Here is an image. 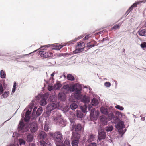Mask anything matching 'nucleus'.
Returning <instances> with one entry per match:
<instances>
[{
	"label": "nucleus",
	"mask_w": 146,
	"mask_h": 146,
	"mask_svg": "<svg viewBox=\"0 0 146 146\" xmlns=\"http://www.w3.org/2000/svg\"><path fill=\"white\" fill-rule=\"evenodd\" d=\"M50 135L53 136L55 141L61 144L63 142L64 140L62 135L60 132L58 131L55 133H50Z\"/></svg>",
	"instance_id": "1"
},
{
	"label": "nucleus",
	"mask_w": 146,
	"mask_h": 146,
	"mask_svg": "<svg viewBox=\"0 0 146 146\" xmlns=\"http://www.w3.org/2000/svg\"><path fill=\"white\" fill-rule=\"evenodd\" d=\"M85 44L82 42H80L78 43L76 47V49L74 51V53H78L83 51L85 48Z\"/></svg>",
	"instance_id": "2"
},
{
	"label": "nucleus",
	"mask_w": 146,
	"mask_h": 146,
	"mask_svg": "<svg viewBox=\"0 0 146 146\" xmlns=\"http://www.w3.org/2000/svg\"><path fill=\"white\" fill-rule=\"evenodd\" d=\"M70 127L72 131H80L82 128V126L80 124H78L76 125L75 123L73 122H71Z\"/></svg>",
	"instance_id": "3"
},
{
	"label": "nucleus",
	"mask_w": 146,
	"mask_h": 146,
	"mask_svg": "<svg viewBox=\"0 0 146 146\" xmlns=\"http://www.w3.org/2000/svg\"><path fill=\"white\" fill-rule=\"evenodd\" d=\"M28 130V128L25 126L23 120H21L19 125L18 130L19 133H24Z\"/></svg>",
	"instance_id": "4"
},
{
	"label": "nucleus",
	"mask_w": 146,
	"mask_h": 146,
	"mask_svg": "<svg viewBox=\"0 0 146 146\" xmlns=\"http://www.w3.org/2000/svg\"><path fill=\"white\" fill-rule=\"evenodd\" d=\"M39 54L41 57L44 58L50 57L53 55V53L52 52H47L43 51H40Z\"/></svg>",
	"instance_id": "5"
},
{
	"label": "nucleus",
	"mask_w": 146,
	"mask_h": 146,
	"mask_svg": "<svg viewBox=\"0 0 146 146\" xmlns=\"http://www.w3.org/2000/svg\"><path fill=\"white\" fill-rule=\"evenodd\" d=\"M30 129L32 133L36 132L38 129V125L37 123L36 122L31 123L30 124Z\"/></svg>",
	"instance_id": "6"
},
{
	"label": "nucleus",
	"mask_w": 146,
	"mask_h": 146,
	"mask_svg": "<svg viewBox=\"0 0 146 146\" xmlns=\"http://www.w3.org/2000/svg\"><path fill=\"white\" fill-rule=\"evenodd\" d=\"M57 107V104L54 103H52L48 105L46 108V110L48 112H50L51 111L54 110Z\"/></svg>",
	"instance_id": "7"
},
{
	"label": "nucleus",
	"mask_w": 146,
	"mask_h": 146,
	"mask_svg": "<svg viewBox=\"0 0 146 146\" xmlns=\"http://www.w3.org/2000/svg\"><path fill=\"white\" fill-rule=\"evenodd\" d=\"M106 136V133L102 130L99 131L98 135V139L100 141L102 139H105Z\"/></svg>",
	"instance_id": "8"
},
{
	"label": "nucleus",
	"mask_w": 146,
	"mask_h": 146,
	"mask_svg": "<svg viewBox=\"0 0 146 146\" xmlns=\"http://www.w3.org/2000/svg\"><path fill=\"white\" fill-rule=\"evenodd\" d=\"M116 127L119 130V132L122 134L124 133L122 130V129L125 127V125L123 122L121 121L118 123Z\"/></svg>",
	"instance_id": "9"
},
{
	"label": "nucleus",
	"mask_w": 146,
	"mask_h": 146,
	"mask_svg": "<svg viewBox=\"0 0 146 146\" xmlns=\"http://www.w3.org/2000/svg\"><path fill=\"white\" fill-rule=\"evenodd\" d=\"M61 116L60 114L58 111H56L52 116V119L54 121L56 122L59 119Z\"/></svg>",
	"instance_id": "10"
},
{
	"label": "nucleus",
	"mask_w": 146,
	"mask_h": 146,
	"mask_svg": "<svg viewBox=\"0 0 146 146\" xmlns=\"http://www.w3.org/2000/svg\"><path fill=\"white\" fill-rule=\"evenodd\" d=\"M48 96V95L45 94L44 95V97L40 101V105L42 106L45 105L47 104L46 100Z\"/></svg>",
	"instance_id": "11"
},
{
	"label": "nucleus",
	"mask_w": 146,
	"mask_h": 146,
	"mask_svg": "<svg viewBox=\"0 0 146 146\" xmlns=\"http://www.w3.org/2000/svg\"><path fill=\"white\" fill-rule=\"evenodd\" d=\"M108 119L110 120L113 119V120L116 121L118 119L117 117H115L114 115L113 114L112 112L109 111L108 113L107 114Z\"/></svg>",
	"instance_id": "12"
},
{
	"label": "nucleus",
	"mask_w": 146,
	"mask_h": 146,
	"mask_svg": "<svg viewBox=\"0 0 146 146\" xmlns=\"http://www.w3.org/2000/svg\"><path fill=\"white\" fill-rule=\"evenodd\" d=\"M81 89V86L78 84H76L73 86L72 91L76 92H80Z\"/></svg>",
	"instance_id": "13"
},
{
	"label": "nucleus",
	"mask_w": 146,
	"mask_h": 146,
	"mask_svg": "<svg viewBox=\"0 0 146 146\" xmlns=\"http://www.w3.org/2000/svg\"><path fill=\"white\" fill-rule=\"evenodd\" d=\"M97 44L96 41L94 40H92L87 44L86 47L90 49L91 48L94 47Z\"/></svg>",
	"instance_id": "14"
},
{
	"label": "nucleus",
	"mask_w": 146,
	"mask_h": 146,
	"mask_svg": "<svg viewBox=\"0 0 146 146\" xmlns=\"http://www.w3.org/2000/svg\"><path fill=\"white\" fill-rule=\"evenodd\" d=\"M47 135L44 131H41L40 132L38 135V137L40 139H42L44 140H46L47 138Z\"/></svg>",
	"instance_id": "15"
},
{
	"label": "nucleus",
	"mask_w": 146,
	"mask_h": 146,
	"mask_svg": "<svg viewBox=\"0 0 146 146\" xmlns=\"http://www.w3.org/2000/svg\"><path fill=\"white\" fill-rule=\"evenodd\" d=\"M80 137V134L75 133H73L72 138L73 140H79Z\"/></svg>",
	"instance_id": "16"
},
{
	"label": "nucleus",
	"mask_w": 146,
	"mask_h": 146,
	"mask_svg": "<svg viewBox=\"0 0 146 146\" xmlns=\"http://www.w3.org/2000/svg\"><path fill=\"white\" fill-rule=\"evenodd\" d=\"M90 98L85 95L82 98L81 101L84 103H88L90 102Z\"/></svg>",
	"instance_id": "17"
},
{
	"label": "nucleus",
	"mask_w": 146,
	"mask_h": 146,
	"mask_svg": "<svg viewBox=\"0 0 146 146\" xmlns=\"http://www.w3.org/2000/svg\"><path fill=\"white\" fill-rule=\"evenodd\" d=\"M100 110L102 113L105 115H107L108 113V110L107 108H105L104 107L101 108Z\"/></svg>",
	"instance_id": "18"
},
{
	"label": "nucleus",
	"mask_w": 146,
	"mask_h": 146,
	"mask_svg": "<svg viewBox=\"0 0 146 146\" xmlns=\"http://www.w3.org/2000/svg\"><path fill=\"white\" fill-rule=\"evenodd\" d=\"M139 35L141 36L146 35V29L140 30L138 31Z\"/></svg>",
	"instance_id": "19"
},
{
	"label": "nucleus",
	"mask_w": 146,
	"mask_h": 146,
	"mask_svg": "<svg viewBox=\"0 0 146 146\" xmlns=\"http://www.w3.org/2000/svg\"><path fill=\"white\" fill-rule=\"evenodd\" d=\"M146 2V0H141L137 2L133 3L131 6V7L133 9L134 7H136L137 4H139L140 3H145Z\"/></svg>",
	"instance_id": "20"
},
{
	"label": "nucleus",
	"mask_w": 146,
	"mask_h": 146,
	"mask_svg": "<svg viewBox=\"0 0 146 146\" xmlns=\"http://www.w3.org/2000/svg\"><path fill=\"white\" fill-rule=\"evenodd\" d=\"M95 138V135L93 134H90L88 137L87 141L88 142H90L94 141Z\"/></svg>",
	"instance_id": "21"
},
{
	"label": "nucleus",
	"mask_w": 146,
	"mask_h": 146,
	"mask_svg": "<svg viewBox=\"0 0 146 146\" xmlns=\"http://www.w3.org/2000/svg\"><path fill=\"white\" fill-rule=\"evenodd\" d=\"M33 139V135L31 134H28L27 137V140L28 142H30L32 141Z\"/></svg>",
	"instance_id": "22"
},
{
	"label": "nucleus",
	"mask_w": 146,
	"mask_h": 146,
	"mask_svg": "<svg viewBox=\"0 0 146 146\" xmlns=\"http://www.w3.org/2000/svg\"><path fill=\"white\" fill-rule=\"evenodd\" d=\"M98 103V100L96 98H93L91 102V104L93 106H96Z\"/></svg>",
	"instance_id": "23"
},
{
	"label": "nucleus",
	"mask_w": 146,
	"mask_h": 146,
	"mask_svg": "<svg viewBox=\"0 0 146 146\" xmlns=\"http://www.w3.org/2000/svg\"><path fill=\"white\" fill-rule=\"evenodd\" d=\"M67 79L71 81H74L75 80L74 77L70 74H68L67 75Z\"/></svg>",
	"instance_id": "24"
},
{
	"label": "nucleus",
	"mask_w": 146,
	"mask_h": 146,
	"mask_svg": "<svg viewBox=\"0 0 146 146\" xmlns=\"http://www.w3.org/2000/svg\"><path fill=\"white\" fill-rule=\"evenodd\" d=\"M66 121L61 119L59 122V125L62 127L65 126L66 125Z\"/></svg>",
	"instance_id": "25"
},
{
	"label": "nucleus",
	"mask_w": 146,
	"mask_h": 146,
	"mask_svg": "<svg viewBox=\"0 0 146 146\" xmlns=\"http://www.w3.org/2000/svg\"><path fill=\"white\" fill-rule=\"evenodd\" d=\"M61 84L59 83H57L53 86L54 90H58L61 87Z\"/></svg>",
	"instance_id": "26"
},
{
	"label": "nucleus",
	"mask_w": 146,
	"mask_h": 146,
	"mask_svg": "<svg viewBox=\"0 0 146 146\" xmlns=\"http://www.w3.org/2000/svg\"><path fill=\"white\" fill-rule=\"evenodd\" d=\"M82 96L80 91L77 92L75 93V97L78 99H80L81 98Z\"/></svg>",
	"instance_id": "27"
},
{
	"label": "nucleus",
	"mask_w": 146,
	"mask_h": 146,
	"mask_svg": "<svg viewBox=\"0 0 146 146\" xmlns=\"http://www.w3.org/2000/svg\"><path fill=\"white\" fill-rule=\"evenodd\" d=\"M66 44L65 43L63 45H59L58 44H56L55 45V49L57 50H60V49L62 48L63 46H66Z\"/></svg>",
	"instance_id": "28"
},
{
	"label": "nucleus",
	"mask_w": 146,
	"mask_h": 146,
	"mask_svg": "<svg viewBox=\"0 0 146 146\" xmlns=\"http://www.w3.org/2000/svg\"><path fill=\"white\" fill-rule=\"evenodd\" d=\"M80 108L83 112L85 113L86 112L87 106L86 104H85L83 106H81Z\"/></svg>",
	"instance_id": "29"
},
{
	"label": "nucleus",
	"mask_w": 146,
	"mask_h": 146,
	"mask_svg": "<svg viewBox=\"0 0 146 146\" xmlns=\"http://www.w3.org/2000/svg\"><path fill=\"white\" fill-rule=\"evenodd\" d=\"M79 140H73L72 141V146H77L78 145Z\"/></svg>",
	"instance_id": "30"
},
{
	"label": "nucleus",
	"mask_w": 146,
	"mask_h": 146,
	"mask_svg": "<svg viewBox=\"0 0 146 146\" xmlns=\"http://www.w3.org/2000/svg\"><path fill=\"white\" fill-rule=\"evenodd\" d=\"M70 107L72 110H74L78 107V106L75 103H73L70 105Z\"/></svg>",
	"instance_id": "31"
},
{
	"label": "nucleus",
	"mask_w": 146,
	"mask_h": 146,
	"mask_svg": "<svg viewBox=\"0 0 146 146\" xmlns=\"http://www.w3.org/2000/svg\"><path fill=\"white\" fill-rule=\"evenodd\" d=\"M77 116L78 118H82L83 117V114L80 111H77Z\"/></svg>",
	"instance_id": "32"
},
{
	"label": "nucleus",
	"mask_w": 146,
	"mask_h": 146,
	"mask_svg": "<svg viewBox=\"0 0 146 146\" xmlns=\"http://www.w3.org/2000/svg\"><path fill=\"white\" fill-rule=\"evenodd\" d=\"M100 120L102 122H105L107 121V118L104 116H101L100 117Z\"/></svg>",
	"instance_id": "33"
},
{
	"label": "nucleus",
	"mask_w": 146,
	"mask_h": 146,
	"mask_svg": "<svg viewBox=\"0 0 146 146\" xmlns=\"http://www.w3.org/2000/svg\"><path fill=\"white\" fill-rule=\"evenodd\" d=\"M42 107H40L36 111V114L38 115L39 116L42 113Z\"/></svg>",
	"instance_id": "34"
},
{
	"label": "nucleus",
	"mask_w": 146,
	"mask_h": 146,
	"mask_svg": "<svg viewBox=\"0 0 146 146\" xmlns=\"http://www.w3.org/2000/svg\"><path fill=\"white\" fill-rule=\"evenodd\" d=\"M58 97L59 99L62 101L66 99V96L65 95L64 96H62L61 94H59L58 95Z\"/></svg>",
	"instance_id": "35"
},
{
	"label": "nucleus",
	"mask_w": 146,
	"mask_h": 146,
	"mask_svg": "<svg viewBox=\"0 0 146 146\" xmlns=\"http://www.w3.org/2000/svg\"><path fill=\"white\" fill-rule=\"evenodd\" d=\"M95 111V109H93L90 113V116L91 118L94 117V112Z\"/></svg>",
	"instance_id": "36"
},
{
	"label": "nucleus",
	"mask_w": 146,
	"mask_h": 146,
	"mask_svg": "<svg viewBox=\"0 0 146 146\" xmlns=\"http://www.w3.org/2000/svg\"><path fill=\"white\" fill-rule=\"evenodd\" d=\"M19 142L20 145H24L25 143V141L23 139H19Z\"/></svg>",
	"instance_id": "37"
},
{
	"label": "nucleus",
	"mask_w": 146,
	"mask_h": 146,
	"mask_svg": "<svg viewBox=\"0 0 146 146\" xmlns=\"http://www.w3.org/2000/svg\"><path fill=\"white\" fill-rule=\"evenodd\" d=\"M6 76V74L4 71L3 70H1V71L0 73V76L1 78H4Z\"/></svg>",
	"instance_id": "38"
},
{
	"label": "nucleus",
	"mask_w": 146,
	"mask_h": 146,
	"mask_svg": "<svg viewBox=\"0 0 146 146\" xmlns=\"http://www.w3.org/2000/svg\"><path fill=\"white\" fill-rule=\"evenodd\" d=\"M113 127L112 126H110L106 128V130L107 132L111 131L113 129Z\"/></svg>",
	"instance_id": "39"
},
{
	"label": "nucleus",
	"mask_w": 146,
	"mask_h": 146,
	"mask_svg": "<svg viewBox=\"0 0 146 146\" xmlns=\"http://www.w3.org/2000/svg\"><path fill=\"white\" fill-rule=\"evenodd\" d=\"M39 143L41 146H45L46 145V142L44 140H43L40 141L39 142Z\"/></svg>",
	"instance_id": "40"
},
{
	"label": "nucleus",
	"mask_w": 146,
	"mask_h": 146,
	"mask_svg": "<svg viewBox=\"0 0 146 146\" xmlns=\"http://www.w3.org/2000/svg\"><path fill=\"white\" fill-rule=\"evenodd\" d=\"M4 92V89L2 86V85L0 83V95L3 94Z\"/></svg>",
	"instance_id": "41"
},
{
	"label": "nucleus",
	"mask_w": 146,
	"mask_h": 146,
	"mask_svg": "<svg viewBox=\"0 0 146 146\" xmlns=\"http://www.w3.org/2000/svg\"><path fill=\"white\" fill-rule=\"evenodd\" d=\"M116 108L118 109L121 110H123L124 109V108L123 107L120 106V105H118L116 106Z\"/></svg>",
	"instance_id": "42"
},
{
	"label": "nucleus",
	"mask_w": 146,
	"mask_h": 146,
	"mask_svg": "<svg viewBox=\"0 0 146 146\" xmlns=\"http://www.w3.org/2000/svg\"><path fill=\"white\" fill-rule=\"evenodd\" d=\"M64 146H70V142L68 141H65L64 143Z\"/></svg>",
	"instance_id": "43"
},
{
	"label": "nucleus",
	"mask_w": 146,
	"mask_h": 146,
	"mask_svg": "<svg viewBox=\"0 0 146 146\" xmlns=\"http://www.w3.org/2000/svg\"><path fill=\"white\" fill-rule=\"evenodd\" d=\"M120 25H116L112 27V29H117L119 28Z\"/></svg>",
	"instance_id": "44"
},
{
	"label": "nucleus",
	"mask_w": 146,
	"mask_h": 146,
	"mask_svg": "<svg viewBox=\"0 0 146 146\" xmlns=\"http://www.w3.org/2000/svg\"><path fill=\"white\" fill-rule=\"evenodd\" d=\"M44 129L45 131H48L49 129V126L48 124H46L44 127Z\"/></svg>",
	"instance_id": "45"
},
{
	"label": "nucleus",
	"mask_w": 146,
	"mask_h": 146,
	"mask_svg": "<svg viewBox=\"0 0 146 146\" xmlns=\"http://www.w3.org/2000/svg\"><path fill=\"white\" fill-rule=\"evenodd\" d=\"M63 89L67 90L68 91L69 90H70V88L67 85L64 86L63 87Z\"/></svg>",
	"instance_id": "46"
},
{
	"label": "nucleus",
	"mask_w": 146,
	"mask_h": 146,
	"mask_svg": "<svg viewBox=\"0 0 146 146\" xmlns=\"http://www.w3.org/2000/svg\"><path fill=\"white\" fill-rule=\"evenodd\" d=\"M105 86L107 87H109L111 85V83L109 82H106L104 83Z\"/></svg>",
	"instance_id": "47"
},
{
	"label": "nucleus",
	"mask_w": 146,
	"mask_h": 146,
	"mask_svg": "<svg viewBox=\"0 0 146 146\" xmlns=\"http://www.w3.org/2000/svg\"><path fill=\"white\" fill-rule=\"evenodd\" d=\"M30 119V117L29 116L25 115V118L24 119L26 121H28Z\"/></svg>",
	"instance_id": "48"
},
{
	"label": "nucleus",
	"mask_w": 146,
	"mask_h": 146,
	"mask_svg": "<svg viewBox=\"0 0 146 146\" xmlns=\"http://www.w3.org/2000/svg\"><path fill=\"white\" fill-rule=\"evenodd\" d=\"M141 46L143 48L146 47V42H144L142 43L141 45Z\"/></svg>",
	"instance_id": "49"
},
{
	"label": "nucleus",
	"mask_w": 146,
	"mask_h": 146,
	"mask_svg": "<svg viewBox=\"0 0 146 146\" xmlns=\"http://www.w3.org/2000/svg\"><path fill=\"white\" fill-rule=\"evenodd\" d=\"M133 9L131 7L126 11V13L128 14Z\"/></svg>",
	"instance_id": "50"
},
{
	"label": "nucleus",
	"mask_w": 146,
	"mask_h": 146,
	"mask_svg": "<svg viewBox=\"0 0 146 146\" xmlns=\"http://www.w3.org/2000/svg\"><path fill=\"white\" fill-rule=\"evenodd\" d=\"M31 113V112L29 110L27 111L25 113V115L29 116L30 114Z\"/></svg>",
	"instance_id": "51"
},
{
	"label": "nucleus",
	"mask_w": 146,
	"mask_h": 146,
	"mask_svg": "<svg viewBox=\"0 0 146 146\" xmlns=\"http://www.w3.org/2000/svg\"><path fill=\"white\" fill-rule=\"evenodd\" d=\"M87 35L84 38V40H87L89 38L90 36H89V35Z\"/></svg>",
	"instance_id": "52"
},
{
	"label": "nucleus",
	"mask_w": 146,
	"mask_h": 146,
	"mask_svg": "<svg viewBox=\"0 0 146 146\" xmlns=\"http://www.w3.org/2000/svg\"><path fill=\"white\" fill-rule=\"evenodd\" d=\"M87 146H96V143H91V144H89V145H88Z\"/></svg>",
	"instance_id": "53"
},
{
	"label": "nucleus",
	"mask_w": 146,
	"mask_h": 146,
	"mask_svg": "<svg viewBox=\"0 0 146 146\" xmlns=\"http://www.w3.org/2000/svg\"><path fill=\"white\" fill-rule=\"evenodd\" d=\"M48 89L49 91H51L52 90L54 89L53 86L50 87H49L48 88Z\"/></svg>",
	"instance_id": "54"
},
{
	"label": "nucleus",
	"mask_w": 146,
	"mask_h": 146,
	"mask_svg": "<svg viewBox=\"0 0 146 146\" xmlns=\"http://www.w3.org/2000/svg\"><path fill=\"white\" fill-rule=\"evenodd\" d=\"M45 146H52V145L50 143L48 142L46 144Z\"/></svg>",
	"instance_id": "55"
},
{
	"label": "nucleus",
	"mask_w": 146,
	"mask_h": 146,
	"mask_svg": "<svg viewBox=\"0 0 146 146\" xmlns=\"http://www.w3.org/2000/svg\"><path fill=\"white\" fill-rule=\"evenodd\" d=\"M108 39V37H106V38H103V39L102 40V41L103 42L105 40H107Z\"/></svg>",
	"instance_id": "56"
},
{
	"label": "nucleus",
	"mask_w": 146,
	"mask_h": 146,
	"mask_svg": "<svg viewBox=\"0 0 146 146\" xmlns=\"http://www.w3.org/2000/svg\"><path fill=\"white\" fill-rule=\"evenodd\" d=\"M28 146H35V144L33 143H30Z\"/></svg>",
	"instance_id": "57"
},
{
	"label": "nucleus",
	"mask_w": 146,
	"mask_h": 146,
	"mask_svg": "<svg viewBox=\"0 0 146 146\" xmlns=\"http://www.w3.org/2000/svg\"><path fill=\"white\" fill-rule=\"evenodd\" d=\"M16 88H15L13 87V88L12 89V92L13 93H14L15 92V91Z\"/></svg>",
	"instance_id": "58"
},
{
	"label": "nucleus",
	"mask_w": 146,
	"mask_h": 146,
	"mask_svg": "<svg viewBox=\"0 0 146 146\" xmlns=\"http://www.w3.org/2000/svg\"><path fill=\"white\" fill-rule=\"evenodd\" d=\"M37 109V108L36 107L34 108L33 110V112L34 113L35 112V111Z\"/></svg>",
	"instance_id": "59"
},
{
	"label": "nucleus",
	"mask_w": 146,
	"mask_h": 146,
	"mask_svg": "<svg viewBox=\"0 0 146 146\" xmlns=\"http://www.w3.org/2000/svg\"><path fill=\"white\" fill-rule=\"evenodd\" d=\"M16 83L15 82H14L13 87L16 88Z\"/></svg>",
	"instance_id": "60"
},
{
	"label": "nucleus",
	"mask_w": 146,
	"mask_h": 146,
	"mask_svg": "<svg viewBox=\"0 0 146 146\" xmlns=\"http://www.w3.org/2000/svg\"><path fill=\"white\" fill-rule=\"evenodd\" d=\"M145 119V118L144 117H143L141 118V120L142 121H144Z\"/></svg>",
	"instance_id": "61"
},
{
	"label": "nucleus",
	"mask_w": 146,
	"mask_h": 146,
	"mask_svg": "<svg viewBox=\"0 0 146 146\" xmlns=\"http://www.w3.org/2000/svg\"><path fill=\"white\" fill-rule=\"evenodd\" d=\"M69 54L67 53H65L63 55V56L64 57L66 56L67 55H68Z\"/></svg>",
	"instance_id": "62"
},
{
	"label": "nucleus",
	"mask_w": 146,
	"mask_h": 146,
	"mask_svg": "<svg viewBox=\"0 0 146 146\" xmlns=\"http://www.w3.org/2000/svg\"><path fill=\"white\" fill-rule=\"evenodd\" d=\"M75 41L74 40H72L70 42H70L71 43H72V42H75Z\"/></svg>",
	"instance_id": "63"
},
{
	"label": "nucleus",
	"mask_w": 146,
	"mask_h": 146,
	"mask_svg": "<svg viewBox=\"0 0 146 146\" xmlns=\"http://www.w3.org/2000/svg\"><path fill=\"white\" fill-rule=\"evenodd\" d=\"M102 33V31H100V32H99L98 33V34H101Z\"/></svg>",
	"instance_id": "64"
}]
</instances>
